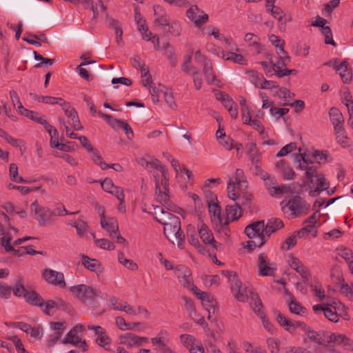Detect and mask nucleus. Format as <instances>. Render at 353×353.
I'll return each mask as SVG.
<instances>
[{"instance_id":"nucleus-33","label":"nucleus","mask_w":353,"mask_h":353,"mask_svg":"<svg viewBox=\"0 0 353 353\" xmlns=\"http://www.w3.org/2000/svg\"><path fill=\"white\" fill-rule=\"evenodd\" d=\"M312 184L315 186L314 189L310 191V194H312L314 196L315 193L319 194L329 188V183L327 182L325 175L322 173L314 179V183Z\"/></svg>"},{"instance_id":"nucleus-7","label":"nucleus","mask_w":353,"mask_h":353,"mask_svg":"<svg viewBox=\"0 0 353 353\" xmlns=\"http://www.w3.org/2000/svg\"><path fill=\"white\" fill-rule=\"evenodd\" d=\"M194 59L198 63L201 64L203 66V72L208 83L216 84V75L211 61L205 55L202 54L199 50L195 52Z\"/></svg>"},{"instance_id":"nucleus-45","label":"nucleus","mask_w":353,"mask_h":353,"mask_svg":"<svg viewBox=\"0 0 353 353\" xmlns=\"http://www.w3.org/2000/svg\"><path fill=\"white\" fill-rule=\"evenodd\" d=\"M345 336L340 334H331L326 333L325 346L330 344L334 345H343Z\"/></svg>"},{"instance_id":"nucleus-24","label":"nucleus","mask_w":353,"mask_h":353,"mask_svg":"<svg viewBox=\"0 0 353 353\" xmlns=\"http://www.w3.org/2000/svg\"><path fill=\"white\" fill-rule=\"evenodd\" d=\"M288 262L290 268L299 274L302 278H307L308 270L299 258L291 254L288 256Z\"/></svg>"},{"instance_id":"nucleus-27","label":"nucleus","mask_w":353,"mask_h":353,"mask_svg":"<svg viewBox=\"0 0 353 353\" xmlns=\"http://www.w3.org/2000/svg\"><path fill=\"white\" fill-rule=\"evenodd\" d=\"M183 299L185 301V310L188 311L189 316L192 319V320H194L198 324H200L201 325H204L205 319L203 317H199V319L195 317V316H198V313L196 310L193 301L191 299L186 296H184Z\"/></svg>"},{"instance_id":"nucleus-41","label":"nucleus","mask_w":353,"mask_h":353,"mask_svg":"<svg viewBox=\"0 0 353 353\" xmlns=\"http://www.w3.org/2000/svg\"><path fill=\"white\" fill-rule=\"evenodd\" d=\"M336 141L343 147L348 145V138L343 127H336L334 129Z\"/></svg>"},{"instance_id":"nucleus-62","label":"nucleus","mask_w":353,"mask_h":353,"mask_svg":"<svg viewBox=\"0 0 353 353\" xmlns=\"http://www.w3.org/2000/svg\"><path fill=\"white\" fill-rule=\"evenodd\" d=\"M272 92L274 97L283 98L285 99V101H287V99L290 97V92L288 89L285 88H281L279 85L272 91Z\"/></svg>"},{"instance_id":"nucleus-15","label":"nucleus","mask_w":353,"mask_h":353,"mask_svg":"<svg viewBox=\"0 0 353 353\" xmlns=\"http://www.w3.org/2000/svg\"><path fill=\"white\" fill-rule=\"evenodd\" d=\"M148 339L145 336H139L132 333L121 334L118 338V343L128 348L135 346H141L143 343L148 342Z\"/></svg>"},{"instance_id":"nucleus-47","label":"nucleus","mask_w":353,"mask_h":353,"mask_svg":"<svg viewBox=\"0 0 353 353\" xmlns=\"http://www.w3.org/2000/svg\"><path fill=\"white\" fill-rule=\"evenodd\" d=\"M118 260L120 263L125 266L128 270L135 271L138 269V265L132 260L125 258L123 252H119L118 254Z\"/></svg>"},{"instance_id":"nucleus-17","label":"nucleus","mask_w":353,"mask_h":353,"mask_svg":"<svg viewBox=\"0 0 353 353\" xmlns=\"http://www.w3.org/2000/svg\"><path fill=\"white\" fill-rule=\"evenodd\" d=\"M231 290L236 300L241 302L246 301L251 296V294H253L252 290L248 287L242 286L241 281L232 283Z\"/></svg>"},{"instance_id":"nucleus-48","label":"nucleus","mask_w":353,"mask_h":353,"mask_svg":"<svg viewBox=\"0 0 353 353\" xmlns=\"http://www.w3.org/2000/svg\"><path fill=\"white\" fill-rule=\"evenodd\" d=\"M250 81L256 87L261 88L263 87V81L265 79L262 74L256 71H250L249 72Z\"/></svg>"},{"instance_id":"nucleus-29","label":"nucleus","mask_w":353,"mask_h":353,"mask_svg":"<svg viewBox=\"0 0 353 353\" xmlns=\"http://www.w3.org/2000/svg\"><path fill=\"white\" fill-rule=\"evenodd\" d=\"M153 9L154 22L160 26H168L170 19L165 10L159 5H154Z\"/></svg>"},{"instance_id":"nucleus-53","label":"nucleus","mask_w":353,"mask_h":353,"mask_svg":"<svg viewBox=\"0 0 353 353\" xmlns=\"http://www.w3.org/2000/svg\"><path fill=\"white\" fill-rule=\"evenodd\" d=\"M20 114L25 116L28 118H30L32 121L39 123L40 124L42 123L43 120L45 119L42 117H41L39 113L33 112L32 110H29L26 108H24L21 112L19 113Z\"/></svg>"},{"instance_id":"nucleus-56","label":"nucleus","mask_w":353,"mask_h":353,"mask_svg":"<svg viewBox=\"0 0 353 353\" xmlns=\"http://www.w3.org/2000/svg\"><path fill=\"white\" fill-rule=\"evenodd\" d=\"M10 97L14 107L16 108V105H17V110L18 112H21L25 108L23 106L17 92L15 90H11L10 92Z\"/></svg>"},{"instance_id":"nucleus-50","label":"nucleus","mask_w":353,"mask_h":353,"mask_svg":"<svg viewBox=\"0 0 353 353\" xmlns=\"http://www.w3.org/2000/svg\"><path fill=\"white\" fill-rule=\"evenodd\" d=\"M299 238L297 235V232H294L290 236H289L285 241L282 243L281 248L283 250H289L293 247H294L296 244V239Z\"/></svg>"},{"instance_id":"nucleus-8","label":"nucleus","mask_w":353,"mask_h":353,"mask_svg":"<svg viewBox=\"0 0 353 353\" xmlns=\"http://www.w3.org/2000/svg\"><path fill=\"white\" fill-rule=\"evenodd\" d=\"M192 292L201 301L203 307L208 311V319L211 320L212 314L214 313L215 307L217 305L216 299L211 294L201 291L196 286L192 287Z\"/></svg>"},{"instance_id":"nucleus-49","label":"nucleus","mask_w":353,"mask_h":353,"mask_svg":"<svg viewBox=\"0 0 353 353\" xmlns=\"http://www.w3.org/2000/svg\"><path fill=\"white\" fill-rule=\"evenodd\" d=\"M95 245L101 249L113 250L115 248L114 243L106 239H96L95 234H92Z\"/></svg>"},{"instance_id":"nucleus-10","label":"nucleus","mask_w":353,"mask_h":353,"mask_svg":"<svg viewBox=\"0 0 353 353\" xmlns=\"http://www.w3.org/2000/svg\"><path fill=\"white\" fill-rule=\"evenodd\" d=\"M88 329L93 330L96 336V343L106 351L113 352L110 347L111 339L104 328L99 325H88Z\"/></svg>"},{"instance_id":"nucleus-9","label":"nucleus","mask_w":353,"mask_h":353,"mask_svg":"<svg viewBox=\"0 0 353 353\" xmlns=\"http://www.w3.org/2000/svg\"><path fill=\"white\" fill-rule=\"evenodd\" d=\"M274 314L277 323L290 334H294L296 327H301L305 332L309 328L304 322L292 321L279 311H275Z\"/></svg>"},{"instance_id":"nucleus-46","label":"nucleus","mask_w":353,"mask_h":353,"mask_svg":"<svg viewBox=\"0 0 353 353\" xmlns=\"http://www.w3.org/2000/svg\"><path fill=\"white\" fill-rule=\"evenodd\" d=\"M180 341L189 350L198 344L194 336L188 334H181Z\"/></svg>"},{"instance_id":"nucleus-1","label":"nucleus","mask_w":353,"mask_h":353,"mask_svg":"<svg viewBox=\"0 0 353 353\" xmlns=\"http://www.w3.org/2000/svg\"><path fill=\"white\" fill-rule=\"evenodd\" d=\"M164 225V234L166 238L172 243H176L180 249L184 248L185 234L181 229V221L178 216L170 219L161 218L159 222Z\"/></svg>"},{"instance_id":"nucleus-42","label":"nucleus","mask_w":353,"mask_h":353,"mask_svg":"<svg viewBox=\"0 0 353 353\" xmlns=\"http://www.w3.org/2000/svg\"><path fill=\"white\" fill-rule=\"evenodd\" d=\"M250 299V306L252 308L253 311L259 316H260V313H264L263 310L262 302L258 296V294L253 292L251 294Z\"/></svg>"},{"instance_id":"nucleus-20","label":"nucleus","mask_w":353,"mask_h":353,"mask_svg":"<svg viewBox=\"0 0 353 353\" xmlns=\"http://www.w3.org/2000/svg\"><path fill=\"white\" fill-rule=\"evenodd\" d=\"M246 153L248 156L249 159L252 161V163L254 165L256 170H260L259 166L261 153L257 149L256 145L254 143H248L246 145Z\"/></svg>"},{"instance_id":"nucleus-23","label":"nucleus","mask_w":353,"mask_h":353,"mask_svg":"<svg viewBox=\"0 0 353 353\" xmlns=\"http://www.w3.org/2000/svg\"><path fill=\"white\" fill-rule=\"evenodd\" d=\"M64 344L70 343L82 349L83 352H86L88 349L85 340H82L77 334L70 331L62 340Z\"/></svg>"},{"instance_id":"nucleus-14","label":"nucleus","mask_w":353,"mask_h":353,"mask_svg":"<svg viewBox=\"0 0 353 353\" xmlns=\"http://www.w3.org/2000/svg\"><path fill=\"white\" fill-rule=\"evenodd\" d=\"M186 16L197 28L205 24L209 19L208 14L199 9L197 6L190 7L186 12Z\"/></svg>"},{"instance_id":"nucleus-36","label":"nucleus","mask_w":353,"mask_h":353,"mask_svg":"<svg viewBox=\"0 0 353 353\" xmlns=\"http://www.w3.org/2000/svg\"><path fill=\"white\" fill-rule=\"evenodd\" d=\"M330 121L332 122L334 129L336 127H343L344 124V117L341 111L336 108H332L329 112Z\"/></svg>"},{"instance_id":"nucleus-31","label":"nucleus","mask_w":353,"mask_h":353,"mask_svg":"<svg viewBox=\"0 0 353 353\" xmlns=\"http://www.w3.org/2000/svg\"><path fill=\"white\" fill-rule=\"evenodd\" d=\"M348 67L349 63L347 61H343L339 65H334L344 83H348L352 79V72Z\"/></svg>"},{"instance_id":"nucleus-19","label":"nucleus","mask_w":353,"mask_h":353,"mask_svg":"<svg viewBox=\"0 0 353 353\" xmlns=\"http://www.w3.org/2000/svg\"><path fill=\"white\" fill-rule=\"evenodd\" d=\"M198 232L204 243L211 245L213 248L217 249V242L214 240L212 231L205 224L198 225Z\"/></svg>"},{"instance_id":"nucleus-2","label":"nucleus","mask_w":353,"mask_h":353,"mask_svg":"<svg viewBox=\"0 0 353 353\" xmlns=\"http://www.w3.org/2000/svg\"><path fill=\"white\" fill-rule=\"evenodd\" d=\"M281 205L284 213L290 212L293 217L305 214L310 208V205L299 196H294L287 202L283 201Z\"/></svg>"},{"instance_id":"nucleus-61","label":"nucleus","mask_w":353,"mask_h":353,"mask_svg":"<svg viewBox=\"0 0 353 353\" xmlns=\"http://www.w3.org/2000/svg\"><path fill=\"white\" fill-rule=\"evenodd\" d=\"M76 229L79 236H83L87 232L88 225L87 223L81 219H79L72 225Z\"/></svg>"},{"instance_id":"nucleus-30","label":"nucleus","mask_w":353,"mask_h":353,"mask_svg":"<svg viewBox=\"0 0 353 353\" xmlns=\"http://www.w3.org/2000/svg\"><path fill=\"white\" fill-rule=\"evenodd\" d=\"M283 226L284 224L283 221L279 218L272 217L268 219L266 225H265V232L267 239L272 233L281 229Z\"/></svg>"},{"instance_id":"nucleus-58","label":"nucleus","mask_w":353,"mask_h":353,"mask_svg":"<svg viewBox=\"0 0 353 353\" xmlns=\"http://www.w3.org/2000/svg\"><path fill=\"white\" fill-rule=\"evenodd\" d=\"M63 108L65 115L69 118H73L77 114L74 108H73L70 104L65 101H60L59 103Z\"/></svg>"},{"instance_id":"nucleus-54","label":"nucleus","mask_w":353,"mask_h":353,"mask_svg":"<svg viewBox=\"0 0 353 353\" xmlns=\"http://www.w3.org/2000/svg\"><path fill=\"white\" fill-rule=\"evenodd\" d=\"M92 153V159L94 163L99 165L102 170H105L110 168V165L103 161L102 157L97 150H93Z\"/></svg>"},{"instance_id":"nucleus-6","label":"nucleus","mask_w":353,"mask_h":353,"mask_svg":"<svg viewBox=\"0 0 353 353\" xmlns=\"http://www.w3.org/2000/svg\"><path fill=\"white\" fill-rule=\"evenodd\" d=\"M30 210L32 214L37 216V219L41 226L50 223L55 214L49 208L40 206L37 201L30 205Z\"/></svg>"},{"instance_id":"nucleus-34","label":"nucleus","mask_w":353,"mask_h":353,"mask_svg":"<svg viewBox=\"0 0 353 353\" xmlns=\"http://www.w3.org/2000/svg\"><path fill=\"white\" fill-rule=\"evenodd\" d=\"M305 333L311 341L318 345H325L326 332L324 331L316 332L309 327Z\"/></svg>"},{"instance_id":"nucleus-16","label":"nucleus","mask_w":353,"mask_h":353,"mask_svg":"<svg viewBox=\"0 0 353 353\" xmlns=\"http://www.w3.org/2000/svg\"><path fill=\"white\" fill-rule=\"evenodd\" d=\"M277 54L279 55V58L278 59L276 63H273L272 61H270L271 63H272L273 70L275 72V74L279 77H282L284 76L290 75L292 70L285 69V66L290 62V57L287 54H283L281 52H277Z\"/></svg>"},{"instance_id":"nucleus-5","label":"nucleus","mask_w":353,"mask_h":353,"mask_svg":"<svg viewBox=\"0 0 353 353\" xmlns=\"http://www.w3.org/2000/svg\"><path fill=\"white\" fill-rule=\"evenodd\" d=\"M69 291L74 298L83 303L92 300L95 296H99L101 294L99 289L85 284L71 286Z\"/></svg>"},{"instance_id":"nucleus-28","label":"nucleus","mask_w":353,"mask_h":353,"mask_svg":"<svg viewBox=\"0 0 353 353\" xmlns=\"http://www.w3.org/2000/svg\"><path fill=\"white\" fill-rule=\"evenodd\" d=\"M275 1L276 0H265V10L274 18L282 23L284 14L281 8L274 6Z\"/></svg>"},{"instance_id":"nucleus-57","label":"nucleus","mask_w":353,"mask_h":353,"mask_svg":"<svg viewBox=\"0 0 353 353\" xmlns=\"http://www.w3.org/2000/svg\"><path fill=\"white\" fill-rule=\"evenodd\" d=\"M151 342L153 344V345L155 346L154 350L158 353H161L163 351V350H165L168 347L163 337L152 338Z\"/></svg>"},{"instance_id":"nucleus-43","label":"nucleus","mask_w":353,"mask_h":353,"mask_svg":"<svg viewBox=\"0 0 353 353\" xmlns=\"http://www.w3.org/2000/svg\"><path fill=\"white\" fill-rule=\"evenodd\" d=\"M289 310L291 313L305 316L307 314V310L299 302L292 299L288 304Z\"/></svg>"},{"instance_id":"nucleus-52","label":"nucleus","mask_w":353,"mask_h":353,"mask_svg":"<svg viewBox=\"0 0 353 353\" xmlns=\"http://www.w3.org/2000/svg\"><path fill=\"white\" fill-rule=\"evenodd\" d=\"M229 179H233L234 182L241 188L248 187V182L245 179L244 172L241 169H236L234 176L229 177Z\"/></svg>"},{"instance_id":"nucleus-3","label":"nucleus","mask_w":353,"mask_h":353,"mask_svg":"<svg viewBox=\"0 0 353 353\" xmlns=\"http://www.w3.org/2000/svg\"><path fill=\"white\" fill-rule=\"evenodd\" d=\"M301 152V148H299ZM295 163L296 168L301 170H305V176L310 183H314V179H315L320 173L317 172V166L314 165L312 161L309 159L305 152L296 155Z\"/></svg>"},{"instance_id":"nucleus-4","label":"nucleus","mask_w":353,"mask_h":353,"mask_svg":"<svg viewBox=\"0 0 353 353\" xmlns=\"http://www.w3.org/2000/svg\"><path fill=\"white\" fill-rule=\"evenodd\" d=\"M152 176L155 182V193L156 199L159 203L162 204L168 210H174L176 207L170 200L168 194V182L166 185L161 184L160 181V175L156 172H152Z\"/></svg>"},{"instance_id":"nucleus-37","label":"nucleus","mask_w":353,"mask_h":353,"mask_svg":"<svg viewBox=\"0 0 353 353\" xmlns=\"http://www.w3.org/2000/svg\"><path fill=\"white\" fill-rule=\"evenodd\" d=\"M221 58L223 60L230 61L241 65H245L247 63V60L243 55L235 52L222 51Z\"/></svg>"},{"instance_id":"nucleus-63","label":"nucleus","mask_w":353,"mask_h":353,"mask_svg":"<svg viewBox=\"0 0 353 353\" xmlns=\"http://www.w3.org/2000/svg\"><path fill=\"white\" fill-rule=\"evenodd\" d=\"M141 77L143 78L142 84L145 87L150 86L153 84L152 76L150 74L149 68H144L141 72Z\"/></svg>"},{"instance_id":"nucleus-26","label":"nucleus","mask_w":353,"mask_h":353,"mask_svg":"<svg viewBox=\"0 0 353 353\" xmlns=\"http://www.w3.org/2000/svg\"><path fill=\"white\" fill-rule=\"evenodd\" d=\"M207 203L212 221L216 224H221V208L218 203L214 202V198L211 201H208Z\"/></svg>"},{"instance_id":"nucleus-38","label":"nucleus","mask_w":353,"mask_h":353,"mask_svg":"<svg viewBox=\"0 0 353 353\" xmlns=\"http://www.w3.org/2000/svg\"><path fill=\"white\" fill-rule=\"evenodd\" d=\"M241 188H242L237 185L233 179H229L227 185L228 196L232 201H236L239 196Z\"/></svg>"},{"instance_id":"nucleus-44","label":"nucleus","mask_w":353,"mask_h":353,"mask_svg":"<svg viewBox=\"0 0 353 353\" xmlns=\"http://www.w3.org/2000/svg\"><path fill=\"white\" fill-rule=\"evenodd\" d=\"M10 179L17 183H29L31 181L25 180L21 176L18 175V167L15 163H11L10 165Z\"/></svg>"},{"instance_id":"nucleus-21","label":"nucleus","mask_w":353,"mask_h":353,"mask_svg":"<svg viewBox=\"0 0 353 353\" xmlns=\"http://www.w3.org/2000/svg\"><path fill=\"white\" fill-rule=\"evenodd\" d=\"M266 188L269 194L275 197H281L283 194L290 193L291 191L290 186L286 185H279L275 180L273 181H268Z\"/></svg>"},{"instance_id":"nucleus-25","label":"nucleus","mask_w":353,"mask_h":353,"mask_svg":"<svg viewBox=\"0 0 353 353\" xmlns=\"http://www.w3.org/2000/svg\"><path fill=\"white\" fill-rule=\"evenodd\" d=\"M276 168L285 180H292L296 176L293 169L284 160H280L275 164Z\"/></svg>"},{"instance_id":"nucleus-12","label":"nucleus","mask_w":353,"mask_h":353,"mask_svg":"<svg viewBox=\"0 0 353 353\" xmlns=\"http://www.w3.org/2000/svg\"><path fill=\"white\" fill-rule=\"evenodd\" d=\"M245 233L250 239H264L265 242L267 241L264 221H258L248 225L245 228Z\"/></svg>"},{"instance_id":"nucleus-22","label":"nucleus","mask_w":353,"mask_h":353,"mask_svg":"<svg viewBox=\"0 0 353 353\" xmlns=\"http://www.w3.org/2000/svg\"><path fill=\"white\" fill-rule=\"evenodd\" d=\"M149 166L154 169V170L150 171L151 174H152L153 172L158 173L160 175V181L161 184H164V185H165L166 182H168L169 181L168 172L165 166L162 165L161 162L157 159L149 161Z\"/></svg>"},{"instance_id":"nucleus-55","label":"nucleus","mask_w":353,"mask_h":353,"mask_svg":"<svg viewBox=\"0 0 353 353\" xmlns=\"http://www.w3.org/2000/svg\"><path fill=\"white\" fill-rule=\"evenodd\" d=\"M269 40L272 45H274L276 48H279L278 52H281V54H286V52L284 50V40L280 39L279 37L274 34H271L270 36H269Z\"/></svg>"},{"instance_id":"nucleus-64","label":"nucleus","mask_w":353,"mask_h":353,"mask_svg":"<svg viewBox=\"0 0 353 353\" xmlns=\"http://www.w3.org/2000/svg\"><path fill=\"white\" fill-rule=\"evenodd\" d=\"M341 294L345 295L350 300L353 299V290L347 283L343 282L340 287Z\"/></svg>"},{"instance_id":"nucleus-39","label":"nucleus","mask_w":353,"mask_h":353,"mask_svg":"<svg viewBox=\"0 0 353 353\" xmlns=\"http://www.w3.org/2000/svg\"><path fill=\"white\" fill-rule=\"evenodd\" d=\"M26 301L33 305L42 307L44 305L43 298L34 291H28L25 295Z\"/></svg>"},{"instance_id":"nucleus-40","label":"nucleus","mask_w":353,"mask_h":353,"mask_svg":"<svg viewBox=\"0 0 353 353\" xmlns=\"http://www.w3.org/2000/svg\"><path fill=\"white\" fill-rule=\"evenodd\" d=\"M179 283L185 288L190 289L192 291V287L195 286L193 284V279L190 271L185 269L183 272L178 276Z\"/></svg>"},{"instance_id":"nucleus-32","label":"nucleus","mask_w":353,"mask_h":353,"mask_svg":"<svg viewBox=\"0 0 353 353\" xmlns=\"http://www.w3.org/2000/svg\"><path fill=\"white\" fill-rule=\"evenodd\" d=\"M82 264L90 271L94 272L97 274L102 272V268L100 262L94 259H90L88 256L82 254Z\"/></svg>"},{"instance_id":"nucleus-11","label":"nucleus","mask_w":353,"mask_h":353,"mask_svg":"<svg viewBox=\"0 0 353 353\" xmlns=\"http://www.w3.org/2000/svg\"><path fill=\"white\" fill-rule=\"evenodd\" d=\"M43 279L49 284L65 288L66 283L64 274L62 272L46 268L42 272Z\"/></svg>"},{"instance_id":"nucleus-51","label":"nucleus","mask_w":353,"mask_h":353,"mask_svg":"<svg viewBox=\"0 0 353 353\" xmlns=\"http://www.w3.org/2000/svg\"><path fill=\"white\" fill-rule=\"evenodd\" d=\"M32 98L35 101H38L39 102H43L47 104H57L59 103L60 101H63V99L58 97H52L48 96H39L37 94H32Z\"/></svg>"},{"instance_id":"nucleus-18","label":"nucleus","mask_w":353,"mask_h":353,"mask_svg":"<svg viewBox=\"0 0 353 353\" xmlns=\"http://www.w3.org/2000/svg\"><path fill=\"white\" fill-rule=\"evenodd\" d=\"M101 227L109 233L110 237L114 238V235L119 232L117 221L114 218L106 219L104 216L103 209L101 210Z\"/></svg>"},{"instance_id":"nucleus-59","label":"nucleus","mask_w":353,"mask_h":353,"mask_svg":"<svg viewBox=\"0 0 353 353\" xmlns=\"http://www.w3.org/2000/svg\"><path fill=\"white\" fill-rule=\"evenodd\" d=\"M220 97L217 95L216 98L221 100L224 105L225 108L229 110L232 108L234 106H236V103L233 101V100L229 97L228 94L221 93Z\"/></svg>"},{"instance_id":"nucleus-35","label":"nucleus","mask_w":353,"mask_h":353,"mask_svg":"<svg viewBox=\"0 0 353 353\" xmlns=\"http://www.w3.org/2000/svg\"><path fill=\"white\" fill-rule=\"evenodd\" d=\"M225 210L227 216L225 224H228L229 221L237 220L242 216V210L239 205H227Z\"/></svg>"},{"instance_id":"nucleus-13","label":"nucleus","mask_w":353,"mask_h":353,"mask_svg":"<svg viewBox=\"0 0 353 353\" xmlns=\"http://www.w3.org/2000/svg\"><path fill=\"white\" fill-rule=\"evenodd\" d=\"M257 268L259 274L261 276H272L276 270L275 264L271 263L264 253H261L258 256Z\"/></svg>"},{"instance_id":"nucleus-60","label":"nucleus","mask_w":353,"mask_h":353,"mask_svg":"<svg viewBox=\"0 0 353 353\" xmlns=\"http://www.w3.org/2000/svg\"><path fill=\"white\" fill-rule=\"evenodd\" d=\"M161 92L163 96V98L165 102L171 108H174L176 107L175 102L174 101V97L172 92L170 90L165 88L164 90L161 89Z\"/></svg>"}]
</instances>
